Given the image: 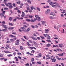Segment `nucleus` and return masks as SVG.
Instances as JSON below:
<instances>
[{
    "label": "nucleus",
    "mask_w": 66,
    "mask_h": 66,
    "mask_svg": "<svg viewBox=\"0 0 66 66\" xmlns=\"http://www.w3.org/2000/svg\"><path fill=\"white\" fill-rule=\"evenodd\" d=\"M30 30V28L29 27L27 28V29L26 30V32H29Z\"/></svg>",
    "instance_id": "17"
},
{
    "label": "nucleus",
    "mask_w": 66,
    "mask_h": 66,
    "mask_svg": "<svg viewBox=\"0 0 66 66\" xmlns=\"http://www.w3.org/2000/svg\"><path fill=\"white\" fill-rule=\"evenodd\" d=\"M45 33H48V32L49 31V29H45Z\"/></svg>",
    "instance_id": "6"
},
{
    "label": "nucleus",
    "mask_w": 66,
    "mask_h": 66,
    "mask_svg": "<svg viewBox=\"0 0 66 66\" xmlns=\"http://www.w3.org/2000/svg\"><path fill=\"white\" fill-rule=\"evenodd\" d=\"M8 6L9 7V8H10V9H12V7H13V6H12V5H10V6L9 5V6Z\"/></svg>",
    "instance_id": "32"
},
{
    "label": "nucleus",
    "mask_w": 66,
    "mask_h": 66,
    "mask_svg": "<svg viewBox=\"0 0 66 66\" xmlns=\"http://www.w3.org/2000/svg\"><path fill=\"white\" fill-rule=\"evenodd\" d=\"M25 4L26 6H29V5L27 3H25Z\"/></svg>",
    "instance_id": "54"
},
{
    "label": "nucleus",
    "mask_w": 66,
    "mask_h": 66,
    "mask_svg": "<svg viewBox=\"0 0 66 66\" xmlns=\"http://www.w3.org/2000/svg\"><path fill=\"white\" fill-rule=\"evenodd\" d=\"M17 54L19 55H21V54L20 53H18Z\"/></svg>",
    "instance_id": "53"
},
{
    "label": "nucleus",
    "mask_w": 66,
    "mask_h": 66,
    "mask_svg": "<svg viewBox=\"0 0 66 66\" xmlns=\"http://www.w3.org/2000/svg\"><path fill=\"white\" fill-rule=\"evenodd\" d=\"M31 38L32 39H33V40H37V38H35L34 37H31Z\"/></svg>",
    "instance_id": "7"
},
{
    "label": "nucleus",
    "mask_w": 66,
    "mask_h": 66,
    "mask_svg": "<svg viewBox=\"0 0 66 66\" xmlns=\"http://www.w3.org/2000/svg\"><path fill=\"white\" fill-rule=\"evenodd\" d=\"M34 58H32L31 59V62H34Z\"/></svg>",
    "instance_id": "26"
},
{
    "label": "nucleus",
    "mask_w": 66,
    "mask_h": 66,
    "mask_svg": "<svg viewBox=\"0 0 66 66\" xmlns=\"http://www.w3.org/2000/svg\"><path fill=\"white\" fill-rule=\"evenodd\" d=\"M45 14H46L47 15H48V14H49V13L48 12V11H46L45 12Z\"/></svg>",
    "instance_id": "33"
},
{
    "label": "nucleus",
    "mask_w": 66,
    "mask_h": 66,
    "mask_svg": "<svg viewBox=\"0 0 66 66\" xmlns=\"http://www.w3.org/2000/svg\"><path fill=\"white\" fill-rule=\"evenodd\" d=\"M30 7H31V10L32 11L33 10V9H34V6H32V7L31 6Z\"/></svg>",
    "instance_id": "25"
},
{
    "label": "nucleus",
    "mask_w": 66,
    "mask_h": 66,
    "mask_svg": "<svg viewBox=\"0 0 66 66\" xmlns=\"http://www.w3.org/2000/svg\"><path fill=\"white\" fill-rule=\"evenodd\" d=\"M2 23H3V24H5V23L4 21H3L2 22Z\"/></svg>",
    "instance_id": "56"
},
{
    "label": "nucleus",
    "mask_w": 66,
    "mask_h": 66,
    "mask_svg": "<svg viewBox=\"0 0 66 66\" xmlns=\"http://www.w3.org/2000/svg\"><path fill=\"white\" fill-rule=\"evenodd\" d=\"M9 37H15L16 36H14L13 35H10L9 36Z\"/></svg>",
    "instance_id": "15"
},
{
    "label": "nucleus",
    "mask_w": 66,
    "mask_h": 66,
    "mask_svg": "<svg viewBox=\"0 0 66 66\" xmlns=\"http://www.w3.org/2000/svg\"><path fill=\"white\" fill-rule=\"evenodd\" d=\"M51 60H52V62H55L56 60L55 59V57H53V58H51Z\"/></svg>",
    "instance_id": "2"
},
{
    "label": "nucleus",
    "mask_w": 66,
    "mask_h": 66,
    "mask_svg": "<svg viewBox=\"0 0 66 66\" xmlns=\"http://www.w3.org/2000/svg\"><path fill=\"white\" fill-rule=\"evenodd\" d=\"M21 29L22 30V31H24V27H21Z\"/></svg>",
    "instance_id": "20"
},
{
    "label": "nucleus",
    "mask_w": 66,
    "mask_h": 66,
    "mask_svg": "<svg viewBox=\"0 0 66 66\" xmlns=\"http://www.w3.org/2000/svg\"><path fill=\"white\" fill-rule=\"evenodd\" d=\"M33 35L34 36H37L36 35V34H34Z\"/></svg>",
    "instance_id": "62"
},
{
    "label": "nucleus",
    "mask_w": 66,
    "mask_h": 66,
    "mask_svg": "<svg viewBox=\"0 0 66 66\" xmlns=\"http://www.w3.org/2000/svg\"><path fill=\"white\" fill-rule=\"evenodd\" d=\"M13 6H14V7L16 6V5H15V3H13Z\"/></svg>",
    "instance_id": "63"
},
{
    "label": "nucleus",
    "mask_w": 66,
    "mask_h": 66,
    "mask_svg": "<svg viewBox=\"0 0 66 66\" xmlns=\"http://www.w3.org/2000/svg\"><path fill=\"white\" fill-rule=\"evenodd\" d=\"M33 43H34V45H37V43H36V42L35 41H33Z\"/></svg>",
    "instance_id": "30"
},
{
    "label": "nucleus",
    "mask_w": 66,
    "mask_h": 66,
    "mask_svg": "<svg viewBox=\"0 0 66 66\" xmlns=\"http://www.w3.org/2000/svg\"><path fill=\"white\" fill-rule=\"evenodd\" d=\"M42 24H44L45 23H46V22L45 21H42Z\"/></svg>",
    "instance_id": "29"
},
{
    "label": "nucleus",
    "mask_w": 66,
    "mask_h": 66,
    "mask_svg": "<svg viewBox=\"0 0 66 66\" xmlns=\"http://www.w3.org/2000/svg\"><path fill=\"white\" fill-rule=\"evenodd\" d=\"M50 15H53V16H54L55 14H54V12H52L50 13Z\"/></svg>",
    "instance_id": "12"
},
{
    "label": "nucleus",
    "mask_w": 66,
    "mask_h": 66,
    "mask_svg": "<svg viewBox=\"0 0 66 66\" xmlns=\"http://www.w3.org/2000/svg\"><path fill=\"white\" fill-rule=\"evenodd\" d=\"M40 37L42 39H45V37H43V36H40Z\"/></svg>",
    "instance_id": "43"
},
{
    "label": "nucleus",
    "mask_w": 66,
    "mask_h": 66,
    "mask_svg": "<svg viewBox=\"0 0 66 66\" xmlns=\"http://www.w3.org/2000/svg\"><path fill=\"white\" fill-rule=\"evenodd\" d=\"M61 64L62 66H64V63H61Z\"/></svg>",
    "instance_id": "64"
},
{
    "label": "nucleus",
    "mask_w": 66,
    "mask_h": 66,
    "mask_svg": "<svg viewBox=\"0 0 66 66\" xmlns=\"http://www.w3.org/2000/svg\"><path fill=\"white\" fill-rule=\"evenodd\" d=\"M2 27H3L4 28H5V29H7V26H6V25H5L2 24Z\"/></svg>",
    "instance_id": "4"
},
{
    "label": "nucleus",
    "mask_w": 66,
    "mask_h": 66,
    "mask_svg": "<svg viewBox=\"0 0 66 66\" xmlns=\"http://www.w3.org/2000/svg\"><path fill=\"white\" fill-rule=\"evenodd\" d=\"M37 9L39 11H40V8H39V7H37Z\"/></svg>",
    "instance_id": "38"
},
{
    "label": "nucleus",
    "mask_w": 66,
    "mask_h": 66,
    "mask_svg": "<svg viewBox=\"0 0 66 66\" xmlns=\"http://www.w3.org/2000/svg\"><path fill=\"white\" fill-rule=\"evenodd\" d=\"M33 15H29V17L31 19H32V17H33Z\"/></svg>",
    "instance_id": "24"
},
{
    "label": "nucleus",
    "mask_w": 66,
    "mask_h": 66,
    "mask_svg": "<svg viewBox=\"0 0 66 66\" xmlns=\"http://www.w3.org/2000/svg\"><path fill=\"white\" fill-rule=\"evenodd\" d=\"M31 22H34V21L33 20H31Z\"/></svg>",
    "instance_id": "59"
},
{
    "label": "nucleus",
    "mask_w": 66,
    "mask_h": 66,
    "mask_svg": "<svg viewBox=\"0 0 66 66\" xmlns=\"http://www.w3.org/2000/svg\"><path fill=\"white\" fill-rule=\"evenodd\" d=\"M37 38L38 40H40V37H37Z\"/></svg>",
    "instance_id": "57"
},
{
    "label": "nucleus",
    "mask_w": 66,
    "mask_h": 66,
    "mask_svg": "<svg viewBox=\"0 0 66 66\" xmlns=\"http://www.w3.org/2000/svg\"><path fill=\"white\" fill-rule=\"evenodd\" d=\"M4 52L5 53H11V52L9 51H4Z\"/></svg>",
    "instance_id": "16"
},
{
    "label": "nucleus",
    "mask_w": 66,
    "mask_h": 66,
    "mask_svg": "<svg viewBox=\"0 0 66 66\" xmlns=\"http://www.w3.org/2000/svg\"><path fill=\"white\" fill-rule=\"evenodd\" d=\"M53 4H56V5H59V4L57 3H56V2H55L54 3H53Z\"/></svg>",
    "instance_id": "40"
},
{
    "label": "nucleus",
    "mask_w": 66,
    "mask_h": 66,
    "mask_svg": "<svg viewBox=\"0 0 66 66\" xmlns=\"http://www.w3.org/2000/svg\"><path fill=\"white\" fill-rule=\"evenodd\" d=\"M14 29V27H9L8 28V30H13Z\"/></svg>",
    "instance_id": "10"
},
{
    "label": "nucleus",
    "mask_w": 66,
    "mask_h": 66,
    "mask_svg": "<svg viewBox=\"0 0 66 66\" xmlns=\"http://www.w3.org/2000/svg\"><path fill=\"white\" fill-rule=\"evenodd\" d=\"M50 5H53V3H52V2H51L50 3Z\"/></svg>",
    "instance_id": "48"
},
{
    "label": "nucleus",
    "mask_w": 66,
    "mask_h": 66,
    "mask_svg": "<svg viewBox=\"0 0 66 66\" xmlns=\"http://www.w3.org/2000/svg\"><path fill=\"white\" fill-rule=\"evenodd\" d=\"M51 46V44L48 43L47 44V47H50V46Z\"/></svg>",
    "instance_id": "31"
},
{
    "label": "nucleus",
    "mask_w": 66,
    "mask_h": 66,
    "mask_svg": "<svg viewBox=\"0 0 66 66\" xmlns=\"http://www.w3.org/2000/svg\"><path fill=\"white\" fill-rule=\"evenodd\" d=\"M8 30L6 29H3L2 30V31H4V32H5V31H8Z\"/></svg>",
    "instance_id": "28"
},
{
    "label": "nucleus",
    "mask_w": 66,
    "mask_h": 66,
    "mask_svg": "<svg viewBox=\"0 0 66 66\" xmlns=\"http://www.w3.org/2000/svg\"><path fill=\"white\" fill-rule=\"evenodd\" d=\"M0 15L2 17H4V14L3 13H1Z\"/></svg>",
    "instance_id": "22"
},
{
    "label": "nucleus",
    "mask_w": 66,
    "mask_h": 66,
    "mask_svg": "<svg viewBox=\"0 0 66 66\" xmlns=\"http://www.w3.org/2000/svg\"><path fill=\"white\" fill-rule=\"evenodd\" d=\"M13 18L12 17H10V18H9V20H10V21H12V19H13Z\"/></svg>",
    "instance_id": "21"
},
{
    "label": "nucleus",
    "mask_w": 66,
    "mask_h": 66,
    "mask_svg": "<svg viewBox=\"0 0 66 66\" xmlns=\"http://www.w3.org/2000/svg\"><path fill=\"white\" fill-rule=\"evenodd\" d=\"M26 44L28 46H31V44H29V43L28 42H27L26 43Z\"/></svg>",
    "instance_id": "14"
},
{
    "label": "nucleus",
    "mask_w": 66,
    "mask_h": 66,
    "mask_svg": "<svg viewBox=\"0 0 66 66\" xmlns=\"http://www.w3.org/2000/svg\"><path fill=\"white\" fill-rule=\"evenodd\" d=\"M35 52V51H34V50H33L31 51V53H34Z\"/></svg>",
    "instance_id": "60"
},
{
    "label": "nucleus",
    "mask_w": 66,
    "mask_h": 66,
    "mask_svg": "<svg viewBox=\"0 0 66 66\" xmlns=\"http://www.w3.org/2000/svg\"><path fill=\"white\" fill-rule=\"evenodd\" d=\"M27 1L28 3H29V4H31V1L30 0H27Z\"/></svg>",
    "instance_id": "13"
},
{
    "label": "nucleus",
    "mask_w": 66,
    "mask_h": 66,
    "mask_svg": "<svg viewBox=\"0 0 66 66\" xmlns=\"http://www.w3.org/2000/svg\"><path fill=\"white\" fill-rule=\"evenodd\" d=\"M19 40H18L16 42L15 45H19Z\"/></svg>",
    "instance_id": "3"
},
{
    "label": "nucleus",
    "mask_w": 66,
    "mask_h": 66,
    "mask_svg": "<svg viewBox=\"0 0 66 66\" xmlns=\"http://www.w3.org/2000/svg\"><path fill=\"white\" fill-rule=\"evenodd\" d=\"M15 59H16V61H18V58H17V57H15Z\"/></svg>",
    "instance_id": "37"
},
{
    "label": "nucleus",
    "mask_w": 66,
    "mask_h": 66,
    "mask_svg": "<svg viewBox=\"0 0 66 66\" xmlns=\"http://www.w3.org/2000/svg\"><path fill=\"white\" fill-rule=\"evenodd\" d=\"M23 37L24 38H25V39H26L28 40L29 39V38L28 37H26L25 36H23Z\"/></svg>",
    "instance_id": "8"
},
{
    "label": "nucleus",
    "mask_w": 66,
    "mask_h": 66,
    "mask_svg": "<svg viewBox=\"0 0 66 66\" xmlns=\"http://www.w3.org/2000/svg\"><path fill=\"white\" fill-rule=\"evenodd\" d=\"M58 47V45H54L53 46V48H57Z\"/></svg>",
    "instance_id": "11"
},
{
    "label": "nucleus",
    "mask_w": 66,
    "mask_h": 66,
    "mask_svg": "<svg viewBox=\"0 0 66 66\" xmlns=\"http://www.w3.org/2000/svg\"><path fill=\"white\" fill-rule=\"evenodd\" d=\"M12 34H14V35H16V34H17L16 32H12Z\"/></svg>",
    "instance_id": "42"
},
{
    "label": "nucleus",
    "mask_w": 66,
    "mask_h": 66,
    "mask_svg": "<svg viewBox=\"0 0 66 66\" xmlns=\"http://www.w3.org/2000/svg\"><path fill=\"white\" fill-rule=\"evenodd\" d=\"M35 17L36 18V20H38V21H39L40 20V17H39V16L36 15H35Z\"/></svg>",
    "instance_id": "1"
},
{
    "label": "nucleus",
    "mask_w": 66,
    "mask_h": 66,
    "mask_svg": "<svg viewBox=\"0 0 66 66\" xmlns=\"http://www.w3.org/2000/svg\"><path fill=\"white\" fill-rule=\"evenodd\" d=\"M22 14L21 15V17H24V16H25V14L24 13V12L22 11Z\"/></svg>",
    "instance_id": "5"
},
{
    "label": "nucleus",
    "mask_w": 66,
    "mask_h": 66,
    "mask_svg": "<svg viewBox=\"0 0 66 66\" xmlns=\"http://www.w3.org/2000/svg\"><path fill=\"white\" fill-rule=\"evenodd\" d=\"M20 49L21 50H23V48H22V46H20Z\"/></svg>",
    "instance_id": "45"
},
{
    "label": "nucleus",
    "mask_w": 66,
    "mask_h": 66,
    "mask_svg": "<svg viewBox=\"0 0 66 66\" xmlns=\"http://www.w3.org/2000/svg\"><path fill=\"white\" fill-rule=\"evenodd\" d=\"M16 21V18H15L13 20V22H15V21Z\"/></svg>",
    "instance_id": "47"
},
{
    "label": "nucleus",
    "mask_w": 66,
    "mask_h": 66,
    "mask_svg": "<svg viewBox=\"0 0 66 66\" xmlns=\"http://www.w3.org/2000/svg\"><path fill=\"white\" fill-rule=\"evenodd\" d=\"M59 27H60V26H58L57 27V29L58 31H59Z\"/></svg>",
    "instance_id": "46"
},
{
    "label": "nucleus",
    "mask_w": 66,
    "mask_h": 66,
    "mask_svg": "<svg viewBox=\"0 0 66 66\" xmlns=\"http://www.w3.org/2000/svg\"><path fill=\"white\" fill-rule=\"evenodd\" d=\"M59 46L61 48H63V44H59Z\"/></svg>",
    "instance_id": "9"
},
{
    "label": "nucleus",
    "mask_w": 66,
    "mask_h": 66,
    "mask_svg": "<svg viewBox=\"0 0 66 66\" xmlns=\"http://www.w3.org/2000/svg\"><path fill=\"white\" fill-rule=\"evenodd\" d=\"M50 38H51V37H50L49 36H48L47 37V39H50Z\"/></svg>",
    "instance_id": "34"
},
{
    "label": "nucleus",
    "mask_w": 66,
    "mask_h": 66,
    "mask_svg": "<svg viewBox=\"0 0 66 66\" xmlns=\"http://www.w3.org/2000/svg\"><path fill=\"white\" fill-rule=\"evenodd\" d=\"M54 29H56V26L55 25L54 27Z\"/></svg>",
    "instance_id": "61"
},
{
    "label": "nucleus",
    "mask_w": 66,
    "mask_h": 66,
    "mask_svg": "<svg viewBox=\"0 0 66 66\" xmlns=\"http://www.w3.org/2000/svg\"><path fill=\"white\" fill-rule=\"evenodd\" d=\"M28 42L29 43H30V44H33V42L31 40H29Z\"/></svg>",
    "instance_id": "18"
},
{
    "label": "nucleus",
    "mask_w": 66,
    "mask_h": 66,
    "mask_svg": "<svg viewBox=\"0 0 66 66\" xmlns=\"http://www.w3.org/2000/svg\"><path fill=\"white\" fill-rule=\"evenodd\" d=\"M63 12H62V13H63V14H64V13H66V12L65 11V10H63Z\"/></svg>",
    "instance_id": "41"
},
{
    "label": "nucleus",
    "mask_w": 66,
    "mask_h": 66,
    "mask_svg": "<svg viewBox=\"0 0 66 66\" xmlns=\"http://www.w3.org/2000/svg\"><path fill=\"white\" fill-rule=\"evenodd\" d=\"M17 12H18V13H19V14H21V12L19 10H18Z\"/></svg>",
    "instance_id": "39"
},
{
    "label": "nucleus",
    "mask_w": 66,
    "mask_h": 66,
    "mask_svg": "<svg viewBox=\"0 0 66 66\" xmlns=\"http://www.w3.org/2000/svg\"><path fill=\"white\" fill-rule=\"evenodd\" d=\"M50 18V19H53V17L52 16H50L49 17Z\"/></svg>",
    "instance_id": "51"
},
{
    "label": "nucleus",
    "mask_w": 66,
    "mask_h": 66,
    "mask_svg": "<svg viewBox=\"0 0 66 66\" xmlns=\"http://www.w3.org/2000/svg\"><path fill=\"white\" fill-rule=\"evenodd\" d=\"M64 53H62L60 54H59V56H63V55H64Z\"/></svg>",
    "instance_id": "19"
},
{
    "label": "nucleus",
    "mask_w": 66,
    "mask_h": 66,
    "mask_svg": "<svg viewBox=\"0 0 66 66\" xmlns=\"http://www.w3.org/2000/svg\"><path fill=\"white\" fill-rule=\"evenodd\" d=\"M12 55H13V54H10L8 55H7V56H8V57H10V56H12Z\"/></svg>",
    "instance_id": "23"
},
{
    "label": "nucleus",
    "mask_w": 66,
    "mask_h": 66,
    "mask_svg": "<svg viewBox=\"0 0 66 66\" xmlns=\"http://www.w3.org/2000/svg\"><path fill=\"white\" fill-rule=\"evenodd\" d=\"M25 66H29V64L28 63H27L26 64H25Z\"/></svg>",
    "instance_id": "55"
},
{
    "label": "nucleus",
    "mask_w": 66,
    "mask_h": 66,
    "mask_svg": "<svg viewBox=\"0 0 66 66\" xmlns=\"http://www.w3.org/2000/svg\"><path fill=\"white\" fill-rule=\"evenodd\" d=\"M20 3H21L20 1H19L18 2H16V3L17 4H20Z\"/></svg>",
    "instance_id": "35"
},
{
    "label": "nucleus",
    "mask_w": 66,
    "mask_h": 66,
    "mask_svg": "<svg viewBox=\"0 0 66 66\" xmlns=\"http://www.w3.org/2000/svg\"><path fill=\"white\" fill-rule=\"evenodd\" d=\"M46 41L47 42H51V41L50 40H46Z\"/></svg>",
    "instance_id": "44"
},
{
    "label": "nucleus",
    "mask_w": 66,
    "mask_h": 66,
    "mask_svg": "<svg viewBox=\"0 0 66 66\" xmlns=\"http://www.w3.org/2000/svg\"><path fill=\"white\" fill-rule=\"evenodd\" d=\"M14 10H19V9L18 7H16V8H14Z\"/></svg>",
    "instance_id": "36"
},
{
    "label": "nucleus",
    "mask_w": 66,
    "mask_h": 66,
    "mask_svg": "<svg viewBox=\"0 0 66 66\" xmlns=\"http://www.w3.org/2000/svg\"><path fill=\"white\" fill-rule=\"evenodd\" d=\"M9 25H10V26H13V24L12 23H9Z\"/></svg>",
    "instance_id": "49"
},
{
    "label": "nucleus",
    "mask_w": 66,
    "mask_h": 66,
    "mask_svg": "<svg viewBox=\"0 0 66 66\" xmlns=\"http://www.w3.org/2000/svg\"><path fill=\"white\" fill-rule=\"evenodd\" d=\"M47 12H48V13H49L50 12V9H48L47 10Z\"/></svg>",
    "instance_id": "52"
},
{
    "label": "nucleus",
    "mask_w": 66,
    "mask_h": 66,
    "mask_svg": "<svg viewBox=\"0 0 66 66\" xmlns=\"http://www.w3.org/2000/svg\"><path fill=\"white\" fill-rule=\"evenodd\" d=\"M29 12L30 13H31V12H32V10H29Z\"/></svg>",
    "instance_id": "50"
},
{
    "label": "nucleus",
    "mask_w": 66,
    "mask_h": 66,
    "mask_svg": "<svg viewBox=\"0 0 66 66\" xmlns=\"http://www.w3.org/2000/svg\"><path fill=\"white\" fill-rule=\"evenodd\" d=\"M52 7H55L56 6V5H52Z\"/></svg>",
    "instance_id": "58"
},
{
    "label": "nucleus",
    "mask_w": 66,
    "mask_h": 66,
    "mask_svg": "<svg viewBox=\"0 0 66 66\" xmlns=\"http://www.w3.org/2000/svg\"><path fill=\"white\" fill-rule=\"evenodd\" d=\"M26 20L28 22H29L30 21V20L29 19H26Z\"/></svg>",
    "instance_id": "27"
}]
</instances>
